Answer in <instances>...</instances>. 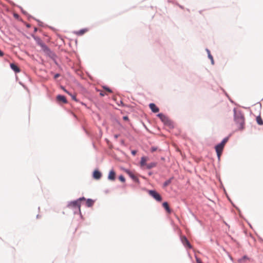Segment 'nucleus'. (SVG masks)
Wrapping results in <instances>:
<instances>
[{
  "mask_svg": "<svg viewBox=\"0 0 263 263\" xmlns=\"http://www.w3.org/2000/svg\"><path fill=\"white\" fill-rule=\"evenodd\" d=\"M116 178V173L114 170H110L109 172L108 179L111 181H114Z\"/></svg>",
  "mask_w": 263,
  "mask_h": 263,
  "instance_id": "0eeeda50",
  "label": "nucleus"
},
{
  "mask_svg": "<svg viewBox=\"0 0 263 263\" xmlns=\"http://www.w3.org/2000/svg\"><path fill=\"white\" fill-rule=\"evenodd\" d=\"M157 165L156 162H151L146 165V169H151Z\"/></svg>",
  "mask_w": 263,
  "mask_h": 263,
  "instance_id": "2eb2a0df",
  "label": "nucleus"
},
{
  "mask_svg": "<svg viewBox=\"0 0 263 263\" xmlns=\"http://www.w3.org/2000/svg\"><path fill=\"white\" fill-rule=\"evenodd\" d=\"M207 51L208 52V57L210 59V60L213 59L212 55L210 54V52L209 50H207Z\"/></svg>",
  "mask_w": 263,
  "mask_h": 263,
  "instance_id": "393cba45",
  "label": "nucleus"
},
{
  "mask_svg": "<svg viewBox=\"0 0 263 263\" xmlns=\"http://www.w3.org/2000/svg\"><path fill=\"white\" fill-rule=\"evenodd\" d=\"M148 160V158L147 157H142L141 158L140 161V166L143 168H146V165L148 164L146 163V162Z\"/></svg>",
  "mask_w": 263,
  "mask_h": 263,
  "instance_id": "39448f33",
  "label": "nucleus"
},
{
  "mask_svg": "<svg viewBox=\"0 0 263 263\" xmlns=\"http://www.w3.org/2000/svg\"><path fill=\"white\" fill-rule=\"evenodd\" d=\"M68 207L69 208L73 209V210H75L76 211L74 212H76L77 211L80 212V207H81V203H79V200H75L73 201L70 202L68 204Z\"/></svg>",
  "mask_w": 263,
  "mask_h": 263,
  "instance_id": "f03ea898",
  "label": "nucleus"
},
{
  "mask_svg": "<svg viewBox=\"0 0 263 263\" xmlns=\"http://www.w3.org/2000/svg\"><path fill=\"white\" fill-rule=\"evenodd\" d=\"M196 262L197 263H202L201 259L197 257H196Z\"/></svg>",
  "mask_w": 263,
  "mask_h": 263,
  "instance_id": "bb28decb",
  "label": "nucleus"
},
{
  "mask_svg": "<svg viewBox=\"0 0 263 263\" xmlns=\"http://www.w3.org/2000/svg\"><path fill=\"white\" fill-rule=\"evenodd\" d=\"M115 137L116 138H117L118 137V135H115Z\"/></svg>",
  "mask_w": 263,
  "mask_h": 263,
  "instance_id": "72a5a7b5",
  "label": "nucleus"
},
{
  "mask_svg": "<svg viewBox=\"0 0 263 263\" xmlns=\"http://www.w3.org/2000/svg\"><path fill=\"white\" fill-rule=\"evenodd\" d=\"M126 173L134 181L136 182H139V179L138 178V177L136 176H135L132 172H130L129 171H126Z\"/></svg>",
  "mask_w": 263,
  "mask_h": 263,
  "instance_id": "6e6552de",
  "label": "nucleus"
},
{
  "mask_svg": "<svg viewBox=\"0 0 263 263\" xmlns=\"http://www.w3.org/2000/svg\"><path fill=\"white\" fill-rule=\"evenodd\" d=\"M149 195L153 197L155 199L158 201H161L162 200V197L156 191L153 190H149L148 191Z\"/></svg>",
  "mask_w": 263,
  "mask_h": 263,
  "instance_id": "7ed1b4c3",
  "label": "nucleus"
},
{
  "mask_svg": "<svg viewBox=\"0 0 263 263\" xmlns=\"http://www.w3.org/2000/svg\"><path fill=\"white\" fill-rule=\"evenodd\" d=\"M103 88V89L106 91V92L107 93V94L112 92V90L110 88L105 86H104Z\"/></svg>",
  "mask_w": 263,
  "mask_h": 263,
  "instance_id": "aec40b11",
  "label": "nucleus"
},
{
  "mask_svg": "<svg viewBox=\"0 0 263 263\" xmlns=\"http://www.w3.org/2000/svg\"><path fill=\"white\" fill-rule=\"evenodd\" d=\"M235 121L237 124V128L239 129H242L244 128L245 119L244 117L240 114H236L235 116Z\"/></svg>",
  "mask_w": 263,
  "mask_h": 263,
  "instance_id": "f257e3e1",
  "label": "nucleus"
},
{
  "mask_svg": "<svg viewBox=\"0 0 263 263\" xmlns=\"http://www.w3.org/2000/svg\"><path fill=\"white\" fill-rule=\"evenodd\" d=\"M181 240L182 243L183 244V245L185 247H187V248H189L190 249L192 248V246L190 243L189 241H188V240L187 239L186 237H185V236H181Z\"/></svg>",
  "mask_w": 263,
  "mask_h": 263,
  "instance_id": "423d86ee",
  "label": "nucleus"
},
{
  "mask_svg": "<svg viewBox=\"0 0 263 263\" xmlns=\"http://www.w3.org/2000/svg\"><path fill=\"white\" fill-rule=\"evenodd\" d=\"M85 200V198L84 197H81V198H80L79 199H77V200L79 201V203H80L81 201Z\"/></svg>",
  "mask_w": 263,
  "mask_h": 263,
  "instance_id": "a878e982",
  "label": "nucleus"
},
{
  "mask_svg": "<svg viewBox=\"0 0 263 263\" xmlns=\"http://www.w3.org/2000/svg\"><path fill=\"white\" fill-rule=\"evenodd\" d=\"M102 176L101 173L98 170H95L93 173V177L96 179H100Z\"/></svg>",
  "mask_w": 263,
  "mask_h": 263,
  "instance_id": "1a4fd4ad",
  "label": "nucleus"
},
{
  "mask_svg": "<svg viewBox=\"0 0 263 263\" xmlns=\"http://www.w3.org/2000/svg\"><path fill=\"white\" fill-rule=\"evenodd\" d=\"M162 205H163V206L166 210V211H167V213H170L171 212V210L170 209V207H169V205H168V204L167 202H164L163 203Z\"/></svg>",
  "mask_w": 263,
  "mask_h": 263,
  "instance_id": "4468645a",
  "label": "nucleus"
},
{
  "mask_svg": "<svg viewBox=\"0 0 263 263\" xmlns=\"http://www.w3.org/2000/svg\"><path fill=\"white\" fill-rule=\"evenodd\" d=\"M156 150H157V148L156 147H152L151 148V152H154L156 151Z\"/></svg>",
  "mask_w": 263,
  "mask_h": 263,
  "instance_id": "cd10ccee",
  "label": "nucleus"
},
{
  "mask_svg": "<svg viewBox=\"0 0 263 263\" xmlns=\"http://www.w3.org/2000/svg\"><path fill=\"white\" fill-rule=\"evenodd\" d=\"M100 95L102 97L107 95V93L103 89V90H100Z\"/></svg>",
  "mask_w": 263,
  "mask_h": 263,
  "instance_id": "4be33fe9",
  "label": "nucleus"
},
{
  "mask_svg": "<svg viewBox=\"0 0 263 263\" xmlns=\"http://www.w3.org/2000/svg\"><path fill=\"white\" fill-rule=\"evenodd\" d=\"M228 140V138H224L222 141V142L220 143L221 144H222V145L224 146L226 143L227 142Z\"/></svg>",
  "mask_w": 263,
  "mask_h": 263,
  "instance_id": "5701e85b",
  "label": "nucleus"
},
{
  "mask_svg": "<svg viewBox=\"0 0 263 263\" xmlns=\"http://www.w3.org/2000/svg\"><path fill=\"white\" fill-rule=\"evenodd\" d=\"M57 100L59 102H62L64 103H67V100H66V98L64 96H62V95H58L57 97Z\"/></svg>",
  "mask_w": 263,
  "mask_h": 263,
  "instance_id": "9b49d317",
  "label": "nucleus"
},
{
  "mask_svg": "<svg viewBox=\"0 0 263 263\" xmlns=\"http://www.w3.org/2000/svg\"><path fill=\"white\" fill-rule=\"evenodd\" d=\"M149 108H151V109L152 110V111L153 112H155V113H156V112H159V109L158 107H157L156 106V105L154 104V103H151L149 105Z\"/></svg>",
  "mask_w": 263,
  "mask_h": 263,
  "instance_id": "9d476101",
  "label": "nucleus"
},
{
  "mask_svg": "<svg viewBox=\"0 0 263 263\" xmlns=\"http://www.w3.org/2000/svg\"><path fill=\"white\" fill-rule=\"evenodd\" d=\"M4 55V53L3 51H2L1 50H0V57H2Z\"/></svg>",
  "mask_w": 263,
  "mask_h": 263,
  "instance_id": "7c9ffc66",
  "label": "nucleus"
},
{
  "mask_svg": "<svg viewBox=\"0 0 263 263\" xmlns=\"http://www.w3.org/2000/svg\"><path fill=\"white\" fill-rule=\"evenodd\" d=\"M64 90L66 93H68L69 95H70V96H71V98H72V99L73 100H74V101H76V102H77V101H78V100H77V98H76V96L75 95H71V93H70L69 92H68V91H67V90H66L65 89H64Z\"/></svg>",
  "mask_w": 263,
  "mask_h": 263,
  "instance_id": "6ab92c4d",
  "label": "nucleus"
},
{
  "mask_svg": "<svg viewBox=\"0 0 263 263\" xmlns=\"http://www.w3.org/2000/svg\"><path fill=\"white\" fill-rule=\"evenodd\" d=\"M59 76H60V74L57 73V74H55V75H54V79H57V78H58Z\"/></svg>",
  "mask_w": 263,
  "mask_h": 263,
  "instance_id": "c756f323",
  "label": "nucleus"
},
{
  "mask_svg": "<svg viewBox=\"0 0 263 263\" xmlns=\"http://www.w3.org/2000/svg\"><path fill=\"white\" fill-rule=\"evenodd\" d=\"M158 116L160 118L162 121L165 123L168 121L167 118L162 114H159Z\"/></svg>",
  "mask_w": 263,
  "mask_h": 263,
  "instance_id": "f8f14e48",
  "label": "nucleus"
},
{
  "mask_svg": "<svg viewBox=\"0 0 263 263\" xmlns=\"http://www.w3.org/2000/svg\"><path fill=\"white\" fill-rule=\"evenodd\" d=\"M127 118H127V117H124V120H127Z\"/></svg>",
  "mask_w": 263,
  "mask_h": 263,
  "instance_id": "473e14b6",
  "label": "nucleus"
},
{
  "mask_svg": "<svg viewBox=\"0 0 263 263\" xmlns=\"http://www.w3.org/2000/svg\"><path fill=\"white\" fill-rule=\"evenodd\" d=\"M211 63H212V64L213 65V64H214V59H211Z\"/></svg>",
  "mask_w": 263,
  "mask_h": 263,
  "instance_id": "2f4dec72",
  "label": "nucleus"
},
{
  "mask_svg": "<svg viewBox=\"0 0 263 263\" xmlns=\"http://www.w3.org/2000/svg\"><path fill=\"white\" fill-rule=\"evenodd\" d=\"M173 178H170L169 179H168L167 180H166V181H165L163 183V187H166L167 186H168L169 184H170L172 182V181L173 180Z\"/></svg>",
  "mask_w": 263,
  "mask_h": 263,
  "instance_id": "f3484780",
  "label": "nucleus"
},
{
  "mask_svg": "<svg viewBox=\"0 0 263 263\" xmlns=\"http://www.w3.org/2000/svg\"><path fill=\"white\" fill-rule=\"evenodd\" d=\"M119 179L122 182H124L125 181V178L122 175L119 176Z\"/></svg>",
  "mask_w": 263,
  "mask_h": 263,
  "instance_id": "b1692460",
  "label": "nucleus"
},
{
  "mask_svg": "<svg viewBox=\"0 0 263 263\" xmlns=\"http://www.w3.org/2000/svg\"><path fill=\"white\" fill-rule=\"evenodd\" d=\"M86 31H87V30H86V29L81 30H79V31H78L77 32V34L78 35H82Z\"/></svg>",
  "mask_w": 263,
  "mask_h": 263,
  "instance_id": "412c9836",
  "label": "nucleus"
},
{
  "mask_svg": "<svg viewBox=\"0 0 263 263\" xmlns=\"http://www.w3.org/2000/svg\"><path fill=\"white\" fill-rule=\"evenodd\" d=\"M137 153V151L135 150H133L132 151V154L133 155L135 156Z\"/></svg>",
  "mask_w": 263,
  "mask_h": 263,
  "instance_id": "c85d7f7f",
  "label": "nucleus"
},
{
  "mask_svg": "<svg viewBox=\"0 0 263 263\" xmlns=\"http://www.w3.org/2000/svg\"><path fill=\"white\" fill-rule=\"evenodd\" d=\"M224 146H223L222 144L219 143V144L217 145L215 147V149H216V151L217 153V156L219 159L220 158V157L221 156V155L223 151Z\"/></svg>",
  "mask_w": 263,
  "mask_h": 263,
  "instance_id": "20e7f679",
  "label": "nucleus"
},
{
  "mask_svg": "<svg viewBox=\"0 0 263 263\" xmlns=\"http://www.w3.org/2000/svg\"><path fill=\"white\" fill-rule=\"evenodd\" d=\"M10 67L11 69L15 72H19L20 71V68L14 64H10Z\"/></svg>",
  "mask_w": 263,
  "mask_h": 263,
  "instance_id": "ddd939ff",
  "label": "nucleus"
},
{
  "mask_svg": "<svg viewBox=\"0 0 263 263\" xmlns=\"http://www.w3.org/2000/svg\"><path fill=\"white\" fill-rule=\"evenodd\" d=\"M256 122L258 123V124L260 125H263V120H262L260 116H258L256 117Z\"/></svg>",
  "mask_w": 263,
  "mask_h": 263,
  "instance_id": "dca6fc26",
  "label": "nucleus"
},
{
  "mask_svg": "<svg viewBox=\"0 0 263 263\" xmlns=\"http://www.w3.org/2000/svg\"><path fill=\"white\" fill-rule=\"evenodd\" d=\"M93 201L92 199H88L86 201V205L88 207L91 206L93 204Z\"/></svg>",
  "mask_w": 263,
  "mask_h": 263,
  "instance_id": "a211bd4d",
  "label": "nucleus"
}]
</instances>
